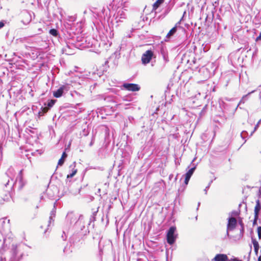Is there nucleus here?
I'll return each mask as SVG.
<instances>
[{
    "instance_id": "1",
    "label": "nucleus",
    "mask_w": 261,
    "mask_h": 261,
    "mask_svg": "<svg viewBox=\"0 0 261 261\" xmlns=\"http://www.w3.org/2000/svg\"><path fill=\"white\" fill-rule=\"evenodd\" d=\"M84 217L81 215L75 214L73 212H68L66 215L65 223L67 227L73 225L76 229L83 230L85 228Z\"/></svg>"
},
{
    "instance_id": "2",
    "label": "nucleus",
    "mask_w": 261,
    "mask_h": 261,
    "mask_svg": "<svg viewBox=\"0 0 261 261\" xmlns=\"http://www.w3.org/2000/svg\"><path fill=\"white\" fill-rule=\"evenodd\" d=\"M177 236L176 233V227L175 226H171L168 230L167 233V241L170 245H172L175 242Z\"/></svg>"
},
{
    "instance_id": "3",
    "label": "nucleus",
    "mask_w": 261,
    "mask_h": 261,
    "mask_svg": "<svg viewBox=\"0 0 261 261\" xmlns=\"http://www.w3.org/2000/svg\"><path fill=\"white\" fill-rule=\"evenodd\" d=\"M12 183L13 185H15L16 187L17 186L19 190L22 189L24 186L26 184V181L23 178L22 170H21L19 171L15 182L13 181Z\"/></svg>"
},
{
    "instance_id": "4",
    "label": "nucleus",
    "mask_w": 261,
    "mask_h": 261,
    "mask_svg": "<svg viewBox=\"0 0 261 261\" xmlns=\"http://www.w3.org/2000/svg\"><path fill=\"white\" fill-rule=\"evenodd\" d=\"M70 89V85L69 84H65L62 85L57 90L54 91L53 95L56 98L61 97L64 93L67 92Z\"/></svg>"
},
{
    "instance_id": "5",
    "label": "nucleus",
    "mask_w": 261,
    "mask_h": 261,
    "mask_svg": "<svg viewBox=\"0 0 261 261\" xmlns=\"http://www.w3.org/2000/svg\"><path fill=\"white\" fill-rule=\"evenodd\" d=\"M154 56L153 51L151 50H147L142 56L141 61L142 64L146 65L148 64L153 57Z\"/></svg>"
},
{
    "instance_id": "6",
    "label": "nucleus",
    "mask_w": 261,
    "mask_h": 261,
    "mask_svg": "<svg viewBox=\"0 0 261 261\" xmlns=\"http://www.w3.org/2000/svg\"><path fill=\"white\" fill-rule=\"evenodd\" d=\"M121 89H125L129 91L136 92L140 89L139 85L133 83H124L121 86Z\"/></svg>"
},
{
    "instance_id": "7",
    "label": "nucleus",
    "mask_w": 261,
    "mask_h": 261,
    "mask_svg": "<svg viewBox=\"0 0 261 261\" xmlns=\"http://www.w3.org/2000/svg\"><path fill=\"white\" fill-rule=\"evenodd\" d=\"M21 22L24 24H28L32 20L31 13L28 11H23L20 14Z\"/></svg>"
},
{
    "instance_id": "8",
    "label": "nucleus",
    "mask_w": 261,
    "mask_h": 261,
    "mask_svg": "<svg viewBox=\"0 0 261 261\" xmlns=\"http://www.w3.org/2000/svg\"><path fill=\"white\" fill-rule=\"evenodd\" d=\"M237 225V220L233 217L228 219L227 225V234L228 235V231L232 230L234 229Z\"/></svg>"
},
{
    "instance_id": "9",
    "label": "nucleus",
    "mask_w": 261,
    "mask_h": 261,
    "mask_svg": "<svg viewBox=\"0 0 261 261\" xmlns=\"http://www.w3.org/2000/svg\"><path fill=\"white\" fill-rule=\"evenodd\" d=\"M90 38L88 37L83 38L81 40V43L80 45L82 46L83 48H89L92 46L93 43L90 41Z\"/></svg>"
},
{
    "instance_id": "10",
    "label": "nucleus",
    "mask_w": 261,
    "mask_h": 261,
    "mask_svg": "<svg viewBox=\"0 0 261 261\" xmlns=\"http://www.w3.org/2000/svg\"><path fill=\"white\" fill-rule=\"evenodd\" d=\"M75 164L76 163L74 162L70 166V168L73 167V169L72 170V172L71 173L68 174L67 176V179L66 180V184L69 185V182H70L71 181L70 180H69L68 179L69 178H71V177H73L77 172V169H74V168L75 167Z\"/></svg>"
},
{
    "instance_id": "11",
    "label": "nucleus",
    "mask_w": 261,
    "mask_h": 261,
    "mask_svg": "<svg viewBox=\"0 0 261 261\" xmlns=\"http://www.w3.org/2000/svg\"><path fill=\"white\" fill-rule=\"evenodd\" d=\"M261 209V205L259 203V200H257L256 201V205L254 208V221H256L258 218L259 212Z\"/></svg>"
},
{
    "instance_id": "12",
    "label": "nucleus",
    "mask_w": 261,
    "mask_h": 261,
    "mask_svg": "<svg viewBox=\"0 0 261 261\" xmlns=\"http://www.w3.org/2000/svg\"><path fill=\"white\" fill-rule=\"evenodd\" d=\"M228 259L227 256L224 254H218L214 258L215 261H227Z\"/></svg>"
},
{
    "instance_id": "13",
    "label": "nucleus",
    "mask_w": 261,
    "mask_h": 261,
    "mask_svg": "<svg viewBox=\"0 0 261 261\" xmlns=\"http://www.w3.org/2000/svg\"><path fill=\"white\" fill-rule=\"evenodd\" d=\"M180 21L178 22L175 24V27H173L170 31L168 32V33L166 35L167 38H170L177 31V27L180 24Z\"/></svg>"
},
{
    "instance_id": "14",
    "label": "nucleus",
    "mask_w": 261,
    "mask_h": 261,
    "mask_svg": "<svg viewBox=\"0 0 261 261\" xmlns=\"http://www.w3.org/2000/svg\"><path fill=\"white\" fill-rule=\"evenodd\" d=\"M56 202L54 204V209L51 211L50 212V216L49 217V219L48 221V227H49L51 224L52 222H54V218L55 217V213H56Z\"/></svg>"
},
{
    "instance_id": "15",
    "label": "nucleus",
    "mask_w": 261,
    "mask_h": 261,
    "mask_svg": "<svg viewBox=\"0 0 261 261\" xmlns=\"http://www.w3.org/2000/svg\"><path fill=\"white\" fill-rule=\"evenodd\" d=\"M82 234H74L70 238V241L72 243L79 242L82 238Z\"/></svg>"
},
{
    "instance_id": "16",
    "label": "nucleus",
    "mask_w": 261,
    "mask_h": 261,
    "mask_svg": "<svg viewBox=\"0 0 261 261\" xmlns=\"http://www.w3.org/2000/svg\"><path fill=\"white\" fill-rule=\"evenodd\" d=\"M14 172V169L13 168H10L6 172L7 175H8V177H9L10 178V179L12 182H13V181H14V175L13 174Z\"/></svg>"
},
{
    "instance_id": "17",
    "label": "nucleus",
    "mask_w": 261,
    "mask_h": 261,
    "mask_svg": "<svg viewBox=\"0 0 261 261\" xmlns=\"http://www.w3.org/2000/svg\"><path fill=\"white\" fill-rule=\"evenodd\" d=\"M117 17H119L120 19L125 18L126 17L125 10L122 9L119 10L117 13Z\"/></svg>"
},
{
    "instance_id": "18",
    "label": "nucleus",
    "mask_w": 261,
    "mask_h": 261,
    "mask_svg": "<svg viewBox=\"0 0 261 261\" xmlns=\"http://www.w3.org/2000/svg\"><path fill=\"white\" fill-rule=\"evenodd\" d=\"M252 244H253L254 248L255 253L256 255H257L259 247V244H258V242L255 239H252Z\"/></svg>"
},
{
    "instance_id": "19",
    "label": "nucleus",
    "mask_w": 261,
    "mask_h": 261,
    "mask_svg": "<svg viewBox=\"0 0 261 261\" xmlns=\"http://www.w3.org/2000/svg\"><path fill=\"white\" fill-rule=\"evenodd\" d=\"M12 249H13V258L10 261H17V259L16 258V255L17 254L18 252H17L16 246L13 245Z\"/></svg>"
},
{
    "instance_id": "20",
    "label": "nucleus",
    "mask_w": 261,
    "mask_h": 261,
    "mask_svg": "<svg viewBox=\"0 0 261 261\" xmlns=\"http://www.w3.org/2000/svg\"><path fill=\"white\" fill-rule=\"evenodd\" d=\"M164 1V0H157L153 5V10H156Z\"/></svg>"
},
{
    "instance_id": "21",
    "label": "nucleus",
    "mask_w": 261,
    "mask_h": 261,
    "mask_svg": "<svg viewBox=\"0 0 261 261\" xmlns=\"http://www.w3.org/2000/svg\"><path fill=\"white\" fill-rule=\"evenodd\" d=\"M19 41L21 43H33V42L31 41V39L30 37H23L19 39Z\"/></svg>"
},
{
    "instance_id": "22",
    "label": "nucleus",
    "mask_w": 261,
    "mask_h": 261,
    "mask_svg": "<svg viewBox=\"0 0 261 261\" xmlns=\"http://www.w3.org/2000/svg\"><path fill=\"white\" fill-rule=\"evenodd\" d=\"M196 169V166H194L191 168L189 171L186 173L185 176H188L191 178V176L193 174L195 170Z\"/></svg>"
},
{
    "instance_id": "23",
    "label": "nucleus",
    "mask_w": 261,
    "mask_h": 261,
    "mask_svg": "<svg viewBox=\"0 0 261 261\" xmlns=\"http://www.w3.org/2000/svg\"><path fill=\"white\" fill-rule=\"evenodd\" d=\"M49 34L54 37H57L59 35L58 31L55 29H50L49 30Z\"/></svg>"
},
{
    "instance_id": "24",
    "label": "nucleus",
    "mask_w": 261,
    "mask_h": 261,
    "mask_svg": "<svg viewBox=\"0 0 261 261\" xmlns=\"http://www.w3.org/2000/svg\"><path fill=\"white\" fill-rule=\"evenodd\" d=\"M254 91H255V90H253V91H251L250 92H249L247 94L243 96V97L242 98L241 101H240V102H243L244 103L245 102V101H246L247 99L248 95H249L250 94L253 93Z\"/></svg>"
},
{
    "instance_id": "25",
    "label": "nucleus",
    "mask_w": 261,
    "mask_h": 261,
    "mask_svg": "<svg viewBox=\"0 0 261 261\" xmlns=\"http://www.w3.org/2000/svg\"><path fill=\"white\" fill-rule=\"evenodd\" d=\"M162 54L163 55V57L165 62L166 63L168 62L169 61L168 55L164 51H162Z\"/></svg>"
},
{
    "instance_id": "26",
    "label": "nucleus",
    "mask_w": 261,
    "mask_h": 261,
    "mask_svg": "<svg viewBox=\"0 0 261 261\" xmlns=\"http://www.w3.org/2000/svg\"><path fill=\"white\" fill-rule=\"evenodd\" d=\"M51 190V189L50 188H48V189H47L46 190V193L47 194V195L49 196V197L51 198H53L55 196V194H50V191Z\"/></svg>"
},
{
    "instance_id": "27",
    "label": "nucleus",
    "mask_w": 261,
    "mask_h": 261,
    "mask_svg": "<svg viewBox=\"0 0 261 261\" xmlns=\"http://www.w3.org/2000/svg\"><path fill=\"white\" fill-rule=\"evenodd\" d=\"M7 21L6 20H2L0 21V29L3 28L5 24L6 23Z\"/></svg>"
},
{
    "instance_id": "28",
    "label": "nucleus",
    "mask_w": 261,
    "mask_h": 261,
    "mask_svg": "<svg viewBox=\"0 0 261 261\" xmlns=\"http://www.w3.org/2000/svg\"><path fill=\"white\" fill-rule=\"evenodd\" d=\"M55 100H51L48 103V107H52L55 104Z\"/></svg>"
},
{
    "instance_id": "29",
    "label": "nucleus",
    "mask_w": 261,
    "mask_h": 261,
    "mask_svg": "<svg viewBox=\"0 0 261 261\" xmlns=\"http://www.w3.org/2000/svg\"><path fill=\"white\" fill-rule=\"evenodd\" d=\"M258 236L259 239H261V226H259L257 228Z\"/></svg>"
},
{
    "instance_id": "30",
    "label": "nucleus",
    "mask_w": 261,
    "mask_h": 261,
    "mask_svg": "<svg viewBox=\"0 0 261 261\" xmlns=\"http://www.w3.org/2000/svg\"><path fill=\"white\" fill-rule=\"evenodd\" d=\"M64 162V159L61 158L58 161V165L59 166H62Z\"/></svg>"
},
{
    "instance_id": "31",
    "label": "nucleus",
    "mask_w": 261,
    "mask_h": 261,
    "mask_svg": "<svg viewBox=\"0 0 261 261\" xmlns=\"http://www.w3.org/2000/svg\"><path fill=\"white\" fill-rule=\"evenodd\" d=\"M190 179V177L185 176V184L186 185H187L188 184Z\"/></svg>"
},
{
    "instance_id": "32",
    "label": "nucleus",
    "mask_w": 261,
    "mask_h": 261,
    "mask_svg": "<svg viewBox=\"0 0 261 261\" xmlns=\"http://www.w3.org/2000/svg\"><path fill=\"white\" fill-rule=\"evenodd\" d=\"M260 122H261V119L258 121L257 123L255 125L253 132H254L257 129Z\"/></svg>"
},
{
    "instance_id": "33",
    "label": "nucleus",
    "mask_w": 261,
    "mask_h": 261,
    "mask_svg": "<svg viewBox=\"0 0 261 261\" xmlns=\"http://www.w3.org/2000/svg\"><path fill=\"white\" fill-rule=\"evenodd\" d=\"M212 182V180H211L210 183L208 184V186L207 187H206L205 189H204V191H205V194H207V190L208 189V188H210V186L211 184V183Z\"/></svg>"
},
{
    "instance_id": "34",
    "label": "nucleus",
    "mask_w": 261,
    "mask_h": 261,
    "mask_svg": "<svg viewBox=\"0 0 261 261\" xmlns=\"http://www.w3.org/2000/svg\"><path fill=\"white\" fill-rule=\"evenodd\" d=\"M260 40H261V32L260 33L259 36L257 37H256L255 41L257 42Z\"/></svg>"
},
{
    "instance_id": "35",
    "label": "nucleus",
    "mask_w": 261,
    "mask_h": 261,
    "mask_svg": "<svg viewBox=\"0 0 261 261\" xmlns=\"http://www.w3.org/2000/svg\"><path fill=\"white\" fill-rule=\"evenodd\" d=\"M66 157H67V154L65 152H63V153H62L61 158L65 159Z\"/></svg>"
},
{
    "instance_id": "36",
    "label": "nucleus",
    "mask_w": 261,
    "mask_h": 261,
    "mask_svg": "<svg viewBox=\"0 0 261 261\" xmlns=\"http://www.w3.org/2000/svg\"><path fill=\"white\" fill-rule=\"evenodd\" d=\"M0 261H6L5 258H3L2 256L0 257Z\"/></svg>"
},
{
    "instance_id": "37",
    "label": "nucleus",
    "mask_w": 261,
    "mask_h": 261,
    "mask_svg": "<svg viewBox=\"0 0 261 261\" xmlns=\"http://www.w3.org/2000/svg\"><path fill=\"white\" fill-rule=\"evenodd\" d=\"M229 261H241V260H240L237 258H234V259H231Z\"/></svg>"
},
{
    "instance_id": "38",
    "label": "nucleus",
    "mask_w": 261,
    "mask_h": 261,
    "mask_svg": "<svg viewBox=\"0 0 261 261\" xmlns=\"http://www.w3.org/2000/svg\"><path fill=\"white\" fill-rule=\"evenodd\" d=\"M258 261H261V256H259L258 258Z\"/></svg>"
},
{
    "instance_id": "39",
    "label": "nucleus",
    "mask_w": 261,
    "mask_h": 261,
    "mask_svg": "<svg viewBox=\"0 0 261 261\" xmlns=\"http://www.w3.org/2000/svg\"><path fill=\"white\" fill-rule=\"evenodd\" d=\"M54 190H55V191L57 192V188H56V187H54Z\"/></svg>"
},
{
    "instance_id": "40",
    "label": "nucleus",
    "mask_w": 261,
    "mask_h": 261,
    "mask_svg": "<svg viewBox=\"0 0 261 261\" xmlns=\"http://www.w3.org/2000/svg\"><path fill=\"white\" fill-rule=\"evenodd\" d=\"M10 182V180H8V181L7 182V184H6V186L9 184V182Z\"/></svg>"
},
{
    "instance_id": "41",
    "label": "nucleus",
    "mask_w": 261,
    "mask_h": 261,
    "mask_svg": "<svg viewBox=\"0 0 261 261\" xmlns=\"http://www.w3.org/2000/svg\"><path fill=\"white\" fill-rule=\"evenodd\" d=\"M200 204V202H199V203H198V207H199V206ZM198 207H197V209H198Z\"/></svg>"
},
{
    "instance_id": "42",
    "label": "nucleus",
    "mask_w": 261,
    "mask_h": 261,
    "mask_svg": "<svg viewBox=\"0 0 261 261\" xmlns=\"http://www.w3.org/2000/svg\"><path fill=\"white\" fill-rule=\"evenodd\" d=\"M75 93L77 94V95H79L80 94L79 93H77V92H75Z\"/></svg>"
},
{
    "instance_id": "43",
    "label": "nucleus",
    "mask_w": 261,
    "mask_h": 261,
    "mask_svg": "<svg viewBox=\"0 0 261 261\" xmlns=\"http://www.w3.org/2000/svg\"><path fill=\"white\" fill-rule=\"evenodd\" d=\"M96 213H97V212H94V213H93V214H94V215H95Z\"/></svg>"
}]
</instances>
